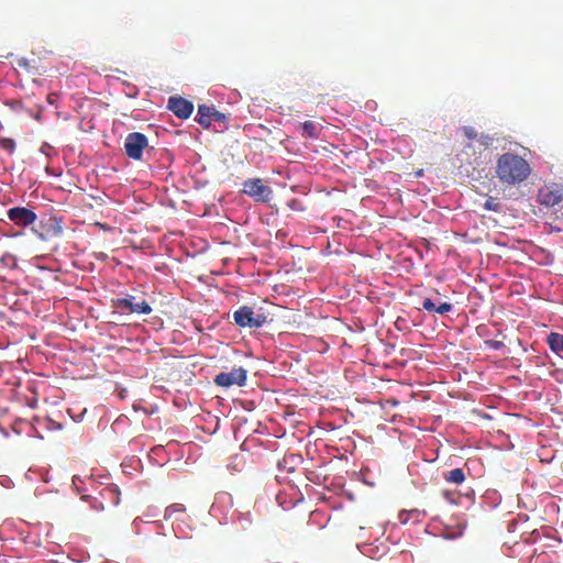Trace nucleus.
<instances>
[{"mask_svg": "<svg viewBox=\"0 0 563 563\" xmlns=\"http://www.w3.org/2000/svg\"><path fill=\"white\" fill-rule=\"evenodd\" d=\"M531 172L529 162L518 154L507 152L496 159L495 177L501 185H519L528 179Z\"/></svg>", "mask_w": 563, "mask_h": 563, "instance_id": "nucleus-1", "label": "nucleus"}, {"mask_svg": "<svg viewBox=\"0 0 563 563\" xmlns=\"http://www.w3.org/2000/svg\"><path fill=\"white\" fill-rule=\"evenodd\" d=\"M249 197L255 202L269 205L274 199V190L267 179L251 178L249 179Z\"/></svg>", "mask_w": 563, "mask_h": 563, "instance_id": "nucleus-2", "label": "nucleus"}, {"mask_svg": "<svg viewBox=\"0 0 563 563\" xmlns=\"http://www.w3.org/2000/svg\"><path fill=\"white\" fill-rule=\"evenodd\" d=\"M273 308L274 305L267 300H262L261 306L252 303V307H249V328H258L273 321Z\"/></svg>", "mask_w": 563, "mask_h": 563, "instance_id": "nucleus-3", "label": "nucleus"}, {"mask_svg": "<svg viewBox=\"0 0 563 563\" xmlns=\"http://www.w3.org/2000/svg\"><path fill=\"white\" fill-rule=\"evenodd\" d=\"M148 146V140L145 134L140 132L129 133L124 141L125 154L134 161L142 159L143 151Z\"/></svg>", "mask_w": 563, "mask_h": 563, "instance_id": "nucleus-4", "label": "nucleus"}, {"mask_svg": "<svg viewBox=\"0 0 563 563\" xmlns=\"http://www.w3.org/2000/svg\"><path fill=\"white\" fill-rule=\"evenodd\" d=\"M32 231L42 241H47L62 235V221L55 217H51L45 221H40L35 227H32Z\"/></svg>", "mask_w": 563, "mask_h": 563, "instance_id": "nucleus-5", "label": "nucleus"}, {"mask_svg": "<svg viewBox=\"0 0 563 563\" xmlns=\"http://www.w3.org/2000/svg\"><path fill=\"white\" fill-rule=\"evenodd\" d=\"M8 219L16 227L26 228L36 222V213L25 207H13L7 211Z\"/></svg>", "mask_w": 563, "mask_h": 563, "instance_id": "nucleus-6", "label": "nucleus"}, {"mask_svg": "<svg viewBox=\"0 0 563 563\" xmlns=\"http://www.w3.org/2000/svg\"><path fill=\"white\" fill-rule=\"evenodd\" d=\"M113 306L125 309L131 313L150 314L152 312V308L147 301H137L134 296L117 298L113 300Z\"/></svg>", "mask_w": 563, "mask_h": 563, "instance_id": "nucleus-7", "label": "nucleus"}, {"mask_svg": "<svg viewBox=\"0 0 563 563\" xmlns=\"http://www.w3.org/2000/svg\"><path fill=\"white\" fill-rule=\"evenodd\" d=\"M539 201L547 207H556L563 203V187L544 186L539 190Z\"/></svg>", "mask_w": 563, "mask_h": 563, "instance_id": "nucleus-8", "label": "nucleus"}, {"mask_svg": "<svg viewBox=\"0 0 563 563\" xmlns=\"http://www.w3.org/2000/svg\"><path fill=\"white\" fill-rule=\"evenodd\" d=\"M245 382L246 371L243 368L233 369L229 373L222 372L214 378V383L222 387H230L232 385L243 386Z\"/></svg>", "mask_w": 563, "mask_h": 563, "instance_id": "nucleus-9", "label": "nucleus"}, {"mask_svg": "<svg viewBox=\"0 0 563 563\" xmlns=\"http://www.w3.org/2000/svg\"><path fill=\"white\" fill-rule=\"evenodd\" d=\"M167 108L180 119H187L194 111V104L183 97H170Z\"/></svg>", "mask_w": 563, "mask_h": 563, "instance_id": "nucleus-10", "label": "nucleus"}, {"mask_svg": "<svg viewBox=\"0 0 563 563\" xmlns=\"http://www.w3.org/2000/svg\"><path fill=\"white\" fill-rule=\"evenodd\" d=\"M212 114H214V108L201 104L198 107L196 121L203 128H209L212 124Z\"/></svg>", "mask_w": 563, "mask_h": 563, "instance_id": "nucleus-11", "label": "nucleus"}, {"mask_svg": "<svg viewBox=\"0 0 563 563\" xmlns=\"http://www.w3.org/2000/svg\"><path fill=\"white\" fill-rule=\"evenodd\" d=\"M422 308L429 312L445 314L452 310V305L450 302H441L440 305H435L430 298H426L422 301Z\"/></svg>", "mask_w": 563, "mask_h": 563, "instance_id": "nucleus-12", "label": "nucleus"}, {"mask_svg": "<svg viewBox=\"0 0 563 563\" xmlns=\"http://www.w3.org/2000/svg\"><path fill=\"white\" fill-rule=\"evenodd\" d=\"M547 341L552 352L563 358V334L552 332Z\"/></svg>", "mask_w": 563, "mask_h": 563, "instance_id": "nucleus-13", "label": "nucleus"}, {"mask_svg": "<svg viewBox=\"0 0 563 563\" xmlns=\"http://www.w3.org/2000/svg\"><path fill=\"white\" fill-rule=\"evenodd\" d=\"M443 478H444V481L446 483H451V484H455V485H461L462 483L465 482L466 476H465L464 470L457 467V468L444 472L443 473Z\"/></svg>", "mask_w": 563, "mask_h": 563, "instance_id": "nucleus-14", "label": "nucleus"}, {"mask_svg": "<svg viewBox=\"0 0 563 563\" xmlns=\"http://www.w3.org/2000/svg\"><path fill=\"white\" fill-rule=\"evenodd\" d=\"M246 465V457L243 453L233 454L228 463L231 473L242 472Z\"/></svg>", "mask_w": 563, "mask_h": 563, "instance_id": "nucleus-15", "label": "nucleus"}, {"mask_svg": "<svg viewBox=\"0 0 563 563\" xmlns=\"http://www.w3.org/2000/svg\"><path fill=\"white\" fill-rule=\"evenodd\" d=\"M301 129H302V135L303 136H308V137H311V139H317L319 136L318 126L312 121H305L301 124Z\"/></svg>", "mask_w": 563, "mask_h": 563, "instance_id": "nucleus-16", "label": "nucleus"}, {"mask_svg": "<svg viewBox=\"0 0 563 563\" xmlns=\"http://www.w3.org/2000/svg\"><path fill=\"white\" fill-rule=\"evenodd\" d=\"M484 209L494 212H501L503 205L495 197H488L484 203Z\"/></svg>", "mask_w": 563, "mask_h": 563, "instance_id": "nucleus-17", "label": "nucleus"}, {"mask_svg": "<svg viewBox=\"0 0 563 563\" xmlns=\"http://www.w3.org/2000/svg\"><path fill=\"white\" fill-rule=\"evenodd\" d=\"M235 322L241 327H246V306L241 307L233 314Z\"/></svg>", "mask_w": 563, "mask_h": 563, "instance_id": "nucleus-18", "label": "nucleus"}, {"mask_svg": "<svg viewBox=\"0 0 563 563\" xmlns=\"http://www.w3.org/2000/svg\"><path fill=\"white\" fill-rule=\"evenodd\" d=\"M0 147L2 150H5L9 153H13L14 150H15V142H14V140L8 139V137L1 139L0 140Z\"/></svg>", "mask_w": 563, "mask_h": 563, "instance_id": "nucleus-19", "label": "nucleus"}, {"mask_svg": "<svg viewBox=\"0 0 563 563\" xmlns=\"http://www.w3.org/2000/svg\"><path fill=\"white\" fill-rule=\"evenodd\" d=\"M463 133L464 135L470 139V140H474L477 137V132L474 130V128L472 126H463Z\"/></svg>", "mask_w": 563, "mask_h": 563, "instance_id": "nucleus-20", "label": "nucleus"}, {"mask_svg": "<svg viewBox=\"0 0 563 563\" xmlns=\"http://www.w3.org/2000/svg\"><path fill=\"white\" fill-rule=\"evenodd\" d=\"M183 510H184L183 505H180V504L172 505V506L166 508L165 517H169L173 511H183Z\"/></svg>", "mask_w": 563, "mask_h": 563, "instance_id": "nucleus-21", "label": "nucleus"}, {"mask_svg": "<svg viewBox=\"0 0 563 563\" xmlns=\"http://www.w3.org/2000/svg\"><path fill=\"white\" fill-rule=\"evenodd\" d=\"M479 142H481V144H482V145H484V146H489V145H492V144H493V142H494V137H493V136H490V135H482V136L479 137Z\"/></svg>", "mask_w": 563, "mask_h": 563, "instance_id": "nucleus-22", "label": "nucleus"}, {"mask_svg": "<svg viewBox=\"0 0 563 563\" xmlns=\"http://www.w3.org/2000/svg\"><path fill=\"white\" fill-rule=\"evenodd\" d=\"M225 115L214 109V114H212V121H223Z\"/></svg>", "mask_w": 563, "mask_h": 563, "instance_id": "nucleus-23", "label": "nucleus"}, {"mask_svg": "<svg viewBox=\"0 0 563 563\" xmlns=\"http://www.w3.org/2000/svg\"><path fill=\"white\" fill-rule=\"evenodd\" d=\"M16 64H18L19 67H22V68H29L30 67V62L26 58H19Z\"/></svg>", "mask_w": 563, "mask_h": 563, "instance_id": "nucleus-24", "label": "nucleus"}, {"mask_svg": "<svg viewBox=\"0 0 563 563\" xmlns=\"http://www.w3.org/2000/svg\"><path fill=\"white\" fill-rule=\"evenodd\" d=\"M254 409L253 407V400H249V407H247V410L249 411H252Z\"/></svg>", "mask_w": 563, "mask_h": 563, "instance_id": "nucleus-25", "label": "nucleus"}, {"mask_svg": "<svg viewBox=\"0 0 563 563\" xmlns=\"http://www.w3.org/2000/svg\"><path fill=\"white\" fill-rule=\"evenodd\" d=\"M443 495L445 496V498L450 499V495H451V494H450L448 490H444V492H443Z\"/></svg>", "mask_w": 563, "mask_h": 563, "instance_id": "nucleus-26", "label": "nucleus"}, {"mask_svg": "<svg viewBox=\"0 0 563 563\" xmlns=\"http://www.w3.org/2000/svg\"><path fill=\"white\" fill-rule=\"evenodd\" d=\"M139 520H140V518L134 519V521H133V526H134V527H137V525H139Z\"/></svg>", "mask_w": 563, "mask_h": 563, "instance_id": "nucleus-27", "label": "nucleus"}]
</instances>
